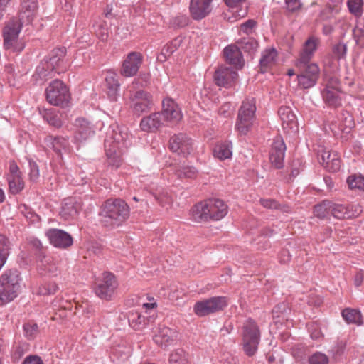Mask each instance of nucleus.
<instances>
[{
  "label": "nucleus",
  "mask_w": 364,
  "mask_h": 364,
  "mask_svg": "<svg viewBox=\"0 0 364 364\" xmlns=\"http://www.w3.org/2000/svg\"><path fill=\"white\" fill-rule=\"evenodd\" d=\"M37 8V0H21V10L20 18H11L3 29L4 47L6 50L20 53L25 48L23 39H18V34L21 30L24 16L30 21V17Z\"/></svg>",
  "instance_id": "nucleus-1"
},
{
  "label": "nucleus",
  "mask_w": 364,
  "mask_h": 364,
  "mask_svg": "<svg viewBox=\"0 0 364 364\" xmlns=\"http://www.w3.org/2000/svg\"><path fill=\"white\" fill-rule=\"evenodd\" d=\"M161 112H154L144 117L140 122L141 129L148 132H154L163 124V120L176 122L182 115L175 102L169 98L162 102Z\"/></svg>",
  "instance_id": "nucleus-2"
},
{
  "label": "nucleus",
  "mask_w": 364,
  "mask_h": 364,
  "mask_svg": "<svg viewBox=\"0 0 364 364\" xmlns=\"http://www.w3.org/2000/svg\"><path fill=\"white\" fill-rule=\"evenodd\" d=\"M67 49L65 47L53 49L48 57L41 62V65L37 67L36 72L41 77H46L47 72H55L58 74L64 73L68 68L66 59Z\"/></svg>",
  "instance_id": "nucleus-3"
},
{
  "label": "nucleus",
  "mask_w": 364,
  "mask_h": 364,
  "mask_svg": "<svg viewBox=\"0 0 364 364\" xmlns=\"http://www.w3.org/2000/svg\"><path fill=\"white\" fill-rule=\"evenodd\" d=\"M21 281L16 269L6 270L0 277V305L14 300L18 295Z\"/></svg>",
  "instance_id": "nucleus-4"
},
{
  "label": "nucleus",
  "mask_w": 364,
  "mask_h": 364,
  "mask_svg": "<svg viewBox=\"0 0 364 364\" xmlns=\"http://www.w3.org/2000/svg\"><path fill=\"white\" fill-rule=\"evenodd\" d=\"M129 206H101L99 212L102 226L114 228L119 227L129 215Z\"/></svg>",
  "instance_id": "nucleus-5"
},
{
  "label": "nucleus",
  "mask_w": 364,
  "mask_h": 364,
  "mask_svg": "<svg viewBox=\"0 0 364 364\" xmlns=\"http://www.w3.org/2000/svg\"><path fill=\"white\" fill-rule=\"evenodd\" d=\"M46 94L48 102L54 106L63 108L70 102L69 90L61 80H55L51 82L46 90Z\"/></svg>",
  "instance_id": "nucleus-6"
},
{
  "label": "nucleus",
  "mask_w": 364,
  "mask_h": 364,
  "mask_svg": "<svg viewBox=\"0 0 364 364\" xmlns=\"http://www.w3.org/2000/svg\"><path fill=\"white\" fill-rule=\"evenodd\" d=\"M255 111L256 105L254 98L251 100L246 99L242 102L238 112L236 123V128L240 134H246L252 127Z\"/></svg>",
  "instance_id": "nucleus-7"
},
{
  "label": "nucleus",
  "mask_w": 364,
  "mask_h": 364,
  "mask_svg": "<svg viewBox=\"0 0 364 364\" xmlns=\"http://www.w3.org/2000/svg\"><path fill=\"white\" fill-rule=\"evenodd\" d=\"M228 206H192L190 215L193 220L203 222L208 220H218L228 213Z\"/></svg>",
  "instance_id": "nucleus-8"
},
{
  "label": "nucleus",
  "mask_w": 364,
  "mask_h": 364,
  "mask_svg": "<svg viewBox=\"0 0 364 364\" xmlns=\"http://www.w3.org/2000/svg\"><path fill=\"white\" fill-rule=\"evenodd\" d=\"M228 306L225 296H213L197 301L193 306L194 313L200 317L223 310Z\"/></svg>",
  "instance_id": "nucleus-9"
},
{
  "label": "nucleus",
  "mask_w": 364,
  "mask_h": 364,
  "mask_svg": "<svg viewBox=\"0 0 364 364\" xmlns=\"http://www.w3.org/2000/svg\"><path fill=\"white\" fill-rule=\"evenodd\" d=\"M118 287L116 277L111 272H104L102 279L97 284L95 292L101 299L109 301Z\"/></svg>",
  "instance_id": "nucleus-10"
},
{
  "label": "nucleus",
  "mask_w": 364,
  "mask_h": 364,
  "mask_svg": "<svg viewBox=\"0 0 364 364\" xmlns=\"http://www.w3.org/2000/svg\"><path fill=\"white\" fill-rule=\"evenodd\" d=\"M192 139L186 134L179 133L169 139V149L173 152L186 156L193 151Z\"/></svg>",
  "instance_id": "nucleus-11"
},
{
  "label": "nucleus",
  "mask_w": 364,
  "mask_h": 364,
  "mask_svg": "<svg viewBox=\"0 0 364 364\" xmlns=\"http://www.w3.org/2000/svg\"><path fill=\"white\" fill-rule=\"evenodd\" d=\"M51 245L60 249H66L73 243L72 236L67 232L57 228H50L46 232Z\"/></svg>",
  "instance_id": "nucleus-12"
},
{
  "label": "nucleus",
  "mask_w": 364,
  "mask_h": 364,
  "mask_svg": "<svg viewBox=\"0 0 364 364\" xmlns=\"http://www.w3.org/2000/svg\"><path fill=\"white\" fill-rule=\"evenodd\" d=\"M130 99L134 102L133 112L137 115L151 109L152 96L147 92L142 90L136 91L131 95Z\"/></svg>",
  "instance_id": "nucleus-13"
},
{
  "label": "nucleus",
  "mask_w": 364,
  "mask_h": 364,
  "mask_svg": "<svg viewBox=\"0 0 364 364\" xmlns=\"http://www.w3.org/2000/svg\"><path fill=\"white\" fill-rule=\"evenodd\" d=\"M302 72L298 75L299 85L304 89H308L313 87L317 82L319 77V68L316 63H311L301 68Z\"/></svg>",
  "instance_id": "nucleus-14"
},
{
  "label": "nucleus",
  "mask_w": 364,
  "mask_h": 364,
  "mask_svg": "<svg viewBox=\"0 0 364 364\" xmlns=\"http://www.w3.org/2000/svg\"><path fill=\"white\" fill-rule=\"evenodd\" d=\"M237 77V73L232 68L221 65L215 71L213 79L218 86L228 87L232 86Z\"/></svg>",
  "instance_id": "nucleus-15"
},
{
  "label": "nucleus",
  "mask_w": 364,
  "mask_h": 364,
  "mask_svg": "<svg viewBox=\"0 0 364 364\" xmlns=\"http://www.w3.org/2000/svg\"><path fill=\"white\" fill-rule=\"evenodd\" d=\"M213 0H191L189 10L194 20H201L211 11Z\"/></svg>",
  "instance_id": "nucleus-16"
},
{
  "label": "nucleus",
  "mask_w": 364,
  "mask_h": 364,
  "mask_svg": "<svg viewBox=\"0 0 364 364\" xmlns=\"http://www.w3.org/2000/svg\"><path fill=\"white\" fill-rule=\"evenodd\" d=\"M109 140L108 144L109 147L115 146L117 148H120V145L127 148L129 145V134L127 128H122L117 126L116 128L112 129L110 133H107V138Z\"/></svg>",
  "instance_id": "nucleus-17"
},
{
  "label": "nucleus",
  "mask_w": 364,
  "mask_h": 364,
  "mask_svg": "<svg viewBox=\"0 0 364 364\" xmlns=\"http://www.w3.org/2000/svg\"><path fill=\"white\" fill-rule=\"evenodd\" d=\"M141 55L136 52L129 53L123 62L121 74L124 77H131L136 74L141 63Z\"/></svg>",
  "instance_id": "nucleus-18"
},
{
  "label": "nucleus",
  "mask_w": 364,
  "mask_h": 364,
  "mask_svg": "<svg viewBox=\"0 0 364 364\" xmlns=\"http://www.w3.org/2000/svg\"><path fill=\"white\" fill-rule=\"evenodd\" d=\"M285 150L286 145L282 139H277L273 142L269 154V161L277 169L284 166Z\"/></svg>",
  "instance_id": "nucleus-19"
},
{
  "label": "nucleus",
  "mask_w": 364,
  "mask_h": 364,
  "mask_svg": "<svg viewBox=\"0 0 364 364\" xmlns=\"http://www.w3.org/2000/svg\"><path fill=\"white\" fill-rule=\"evenodd\" d=\"M178 333L166 326L159 327L157 334L154 337V342L161 348H166L177 339Z\"/></svg>",
  "instance_id": "nucleus-20"
},
{
  "label": "nucleus",
  "mask_w": 364,
  "mask_h": 364,
  "mask_svg": "<svg viewBox=\"0 0 364 364\" xmlns=\"http://www.w3.org/2000/svg\"><path fill=\"white\" fill-rule=\"evenodd\" d=\"M278 114L282 120L284 129L291 132H296L298 131L296 117L289 107H281L279 109Z\"/></svg>",
  "instance_id": "nucleus-21"
},
{
  "label": "nucleus",
  "mask_w": 364,
  "mask_h": 364,
  "mask_svg": "<svg viewBox=\"0 0 364 364\" xmlns=\"http://www.w3.org/2000/svg\"><path fill=\"white\" fill-rule=\"evenodd\" d=\"M362 206H330L331 214L338 219L357 217L362 212Z\"/></svg>",
  "instance_id": "nucleus-22"
},
{
  "label": "nucleus",
  "mask_w": 364,
  "mask_h": 364,
  "mask_svg": "<svg viewBox=\"0 0 364 364\" xmlns=\"http://www.w3.org/2000/svg\"><path fill=\"white\" fill-rule=\"evenodd\" d=\"M223 55L228 64L242 68V53L239 50L236 44L226 46L223 50Z\"/></svg>",
  "instance_id": "nucleus-23"
},
{
  "label": "nucleus",
  "mask_w": 364,
  "mask_h": 364,
  "mask_svg": "<svg viewBox=\"0 0 364 364\" xmlns=\"http://www.w3.org/2000/svg\"><path fill=\"white\" fill-rule=\"evenodd\" d=\"M242 338L260 340L261 331L257 323L252 318H248L242 327Z\"/></svg>",
  "instance_id": "nucleus-24"
},
{
  "label": "nucleus",
  "mask_w": 364,
  "mask_h": 364,
  "mask_svg": "<svg viewBox=\"0 0 364 364\" xmlns=\"http://www.w3.org/2000/svg\"><path fill=\"white\" fill-rule=\"evenodd\" d=\"M75 139L79 141L87 139L93 132L90 127V123L84 118H79L75 120Z\"/></svg>",
  "instance_id": "nucleus-25"
},
{
  "label": "nucleus",
  "mask_w": 364,
  "mask_h": 364,
  "mask_svg": "<svg viewBox=\"0 0 364 364\" xmlns=\"http://www.w3.org/2000/svg\"><path fill=\"white\" fill-rule=\"evenodd\" d=\"M109 139L105 140V149L107 157V163L109 166H112L115 168H117L120 166L122 161L120 154L117 152V149L119 148H117L115 146L113 147H109Z\"/></svg>",
  "instance_id": "nucleus-26"
},
{
  "label": "nucleus",
  "mask_w": 364,
  "mask_h": 364,
  "mask_svg": "<svg viewBox=\"0 0 364 364\" xmlns=\"http://www.w3.org/2000/svg\"><path fill=\"white\" fill-rule=\"evenodd\" d=\"M235 44L241 53L242 51H244L245 53H247L250 55L255 53L259 46L257 41L250 36L240 39Z\"/></svg>",
  "instance_id": "nucleus-27"
},
{
  "label": "nucleus",
  "mask_w": 364,
  "mask_h": 364,
  "mask_svg": "<svg viewBox=\"0 0 364 364\" xmlns=\"http://www.w3.org/2000/svg\"><path fill=\"white\" fill-rule=\"evenodd\" d=\"M342 92L336 90H323L321 95L328 106L336 108L341 106V97L339 94Z\"/></svg>",
  "instance_id": "nucleus-28"
},
{
  "label": "nucleus",
  "mask_w": 364,
  "mask_h": 364,
  "mask_svg": "<svg viewBox=\"0 0 364 364\" xmlns=\"http://www.w3.org/2000/svg\"><path fill=\"white\" fill-rule=\"evenodd\" d=\"M277 56V52L275 48H272L265 50L259 60L260 72L264 73L267 68L274 62Z\"/></svg>",
  "instance_id": "nucleus-29"
},
{
  "label": "nucleus",
  "mask_w": 364,
  "mask_h": 364,
  "mask_svg": "<svg viewBox=\"0 0 364 364\" xmlns=\"http://www.w3.org/2000/svg\"><path fill=\"white\" fill-rule=\"evenodd\" d=\"M11 250V243L4 235L0 234V270L4 266Z\"/></svg>",
  "instance_id": "nucleus-30"
},
{
  "label": "nucleus",
  "mask_w": 364,
  "mask_h": 364,
  "mask_svg": "<svg viewBox=\"0 0 364 364\" xmlns=\"http://www.w3.org/2000/svg\"><path fill=\"white\" fill-rule=\"evenodd\" d=\"M341 314L343 319L348 324L361 325L363 323L362 315L358 310L346 308L342 311Z\"/></svg>",
  "instance_id": "nucleus-31"
},
{
  "label": "nucleus",
  "mask_w": 364,
  "mask_h": 364,
  "mask_svg": "<svg viewBox=\"0 0 364 364\" xmlns=\"http://www.w3.org/2000/svg\"><path fill=\"white\" fill-rule=\"evenodd\" d=\"M31 245L35 251V255L38 258L39 263L44 264L45 262L48 264L50 262V257L46 255V250L39 240H32L31 241Z\"/></svg>",
  "instance_id": "nucleus-32"
},
{
  "label": "nucleus",
  "mask_w": 364,
  "mask_h": 364,
  "mask_svg": "<svg viewBox=\"0 0 364 364\" xmlns=\"http://www.w3.org/2000/svg\"><path fill=\"white\" fill-rule=\"evenodd\" d=\"M260 340L242 338V346L244 353L248 357H252L258 350Z\"/></svg>",
  "instance_id": "nucleus-33"
},
{
  "label": "nucleus",
  "mask_w": 364,
  "mask_h": 364,
  "mask_svg": "<svg viewBox=\"0 0 364 364\" xmlns=\"http://www.w3.org/2000/svg\"><path fill=\"white\" fill-rule=\"evenodd\" d=\"M129 323L135 330L143 328L146 324V318L138 311L130 312L128 316Z\"/></svg>",
  "instance_id": "nucleus-34"
},
{
  "label": "nucleus",
  "mask_w": 364,
  "mask_h": 364,
  "mask_svg": "<svg viewBox=\"0 0 364 364\" xmlns=\"http://www.w3.org/2000/svg\"><path fill=\"white\" fill-rule=\"evenodd\" d=\"M106 86L107 87V95L112 101H116L117 98V91L119 87L118 80L114 76L107 77L105 79Z\"/></svg>",
  "instance_id": "nucleus-35"
},
{
  "label": "nucleus",
  "mask_w": 364,
  "mask_h": 364,
  "mask_svg": "<svg viewBox=\"0 0 364 364\" xmlns=\"http://www.w3.org/2000/svg\"><path fill=\"white\" fill-rule=\"evenodd\" d=\"M9 192L12 194H17L24 188V182L21 176H8Z\"/></svg>",
  "instance_id": "nucleus-36"
},
{
  "label": "nucleus",
  "mask_w": 364,
  "mask_h": 364,
  "mask_svg": "<svg viewBox=\"0 0 364 364\" xmlns=\"http://www.w3.org/2000/svg\"><path fill=\"white\" fill-rule=\"evenodd\" d=\"M341 132H349L354 126V121L352 115L347 111L341 112V122L340 124Z\"/></svg>",
  "instance_id": "nucleus-37"
},
{
  "label": "nucleus",
  "mask_w": 364,
  "mask_h": 364,
  "mask_svg": "<svg viewBox=\"0 0 364 364\" xmlns=\"http://www.w3.org/2000/svg\"><path fill=\"white\" fill-rule=\"evenodd\" d=\"M213 151L214 156L221 160L228 159L232 155L230 146L226 143L220 144L216 146Z\"/></svg>",
  "instance_id": "nucleus-38"
},
{
  "label": "nucleus",
  "mask_w": 364,
  "mask_h": 364,
  "mask_svg": "<svg viewBox=\"0 0 364 364\" xmlns=\"http://www.w3.org/2000/svg\"><path fill=\"white\" fill-rule=\"evenodd\" d=\"M349 188L358 189L364 191V177L362 176L351 175L347 178Z\"/></svg>",
  "instance_id": "nucleus-39"
},
{
  "label": "nucleus",
  "mask_w": 364,
  "mask_h": 364,
  "mask_svg": "<svg viewBox=\"0 0 364 364\" xmlns=\"http://www.w3.org/2000/svg\"><path fill=\"white\" fill-rule=\"evenodd\" d=\"M58 290V287L55 282H48L39 287L38 294L43 296L52 295L55 294Z\"/></svg>",
  "instance_id": "nucleus-40"
},
{
  "label": "nucleus",
  "mask_w": 364,
  "mask_h": 364,
  "mask_svg": "<svg viewBox=\"0 0 364 364\" xmlns=\"http://www.w3.org/2000/svg\"><path fill=\"white\" fill-rule=\"evenodd\" d=\"M197 171L193 166H183L175 172L179 178H193L196 176Z\"/></svg>",
  "instance_id": "nucleus-41"
},
{
  "label": "nucleus",
  "mask_w": 364,
  "mask_h": 364,
  "mask_svg": "<svg viewBox=\"0 0 364 364\" xmlns=\"http://www.w3.org/2000/svg\"><path fill=\"white\" fill-rule=\"evenodd\" d=\"M78 213L76 206H61L60 215L65 220H70L75 218Z\"/></svg>",
  "instance_id": "nucleus-42"
},
{
  "label": "nucleus",
  "mask_w": 364,
  "mask_h": 364,
  "mask_svg": "<svg viewBox=\"0 0 364 364\" xmlns=\"http://www.w3.org/2000/svg\"><path fill=\"white\" fill-rule=\"evenodd\" d=\"M43 119L47 121L49 124L55 127L58 128L62 126L60 119L52 110L46 111L43 114Z\"/></svg>",
  "instance_id": "nucleus-43"
},
{
  "label": "nucleus",
  "mask_w": 364,
  "mask_h": 364,
  "mask_svg": "<svg viewBox=\"0 0 364 364\" xmlns=\"http://www.w3.org/2000/svg\"><path fill=\"white\" fill-rule=\"evenodd\" d=\"M346 45L342 42H338L332 47L333 57L337 60L344 58L346 54Z\"/></svg>",
  "instance_id": "nucleus-44"
},
{
  "label": "nucleus",
  "mask_w": 364,
  "mask_h": 364,
  "mask_svg": "<svg viewBox=\"0 0 364 364\" xmlns=\"http://www.w3.org/2000/svg\"><path fill=\"white\" fill-rule=\"evenodd\" d=\"M345 348L346 343L343 341H338L328 350V353L333 359L337 360L343 353Z\"/></svg>",
  "instance_id": "nucleus-45"
},
{
  "label": "nucleus",
  "mask_w": 364,
  "mask_h": 364,
  "mask_svg": "<svg viewBox=\"0 0 364 364\" xmlns=\"http://www.w3.org/2000/svg\"><path fill=\"white\" fill-rule=\"evenodd\" d=\"M328 357L321 352H316L309 358V364H328Z\"/></svg>",
  "instance_id": "nucleus-46"
},
{
  "label": "nucleus",
  "mask_w": 364,
  "mask_h": 364,
  "mask_svg": "<svg viewBox=\"0 0 364 364\" xmlns=\"http://www.w3.org/2000/svg\"><path fill=\"white\" fill-rule=\"evenodd\" d=\"M183 360H187V359L185 356V351L183 349H176L170 354L169 364H177Z\"/></svg>",
  "instance_id": "nucleus-47"
},
{
  "label": "nucleus",
  "mask_w": 364,
  "mask_h": 364,
  "mask_svg": "<svg viewBox=\"0 0 364 364\" xmlns=\"http://www.w3.org/2000/svg\"><path fill=\"white\" fill-rule=\"evenodd\" d=\"M52 147L58 154H61V150L65 149L68 146V141L65 138L55 137L52 141Z\"/></svg>",
  "instance_id": "nucleus-48"
},
{
  "label": "nucleus",
  "mask_w": 364,
  "mask_h": 364,
  "mask_svg": "<svg viewBox=\"0 0 364 364\" xmlns=\"http://www.w3.org/2000/svg\"><path fill=\"white\" fill-rule=\"evenodd\" d=\"M323 90H336L337 92H343L341 81L336 77H330L326 82Z\"/></svg>",
  "instance_id": "nucleus-49"
},
{
  "label": "nucleus",
  "mask_w": 364,
  "mask_h": 364,
  "mask_svg": "<svg viewBox=\"0 0 364 364\" xmlns=\"http://www.w3.org/2000/svg\"><path fill=\"white\" fill-rule=\"evenodd\" d=\"M332 156L333 159H331V161H328L325 168L331 172H336L341 168V160L336 152H333V156Z\"/></svg>",
  "instance_id": "nucleus-50"
},
{
  "label": "nucleus",
  "mask_w": 364,
  "mask_h": 364,
  "mask_svg": "<svg viewBox=\"0 0 364 364\" xmlns=\"http://www.w3.org/2000/svg\"><path fill=\"white\" fill-rule=\"evenodd\" d=\"M339 8L338 6L328 4L321 11V16L323 19L327 20L333 17L334 14H337Z\"/></svg>",
  "instance_id": "nucleus-51"
},
{
  "label": "nucleus",
  "mask_w": 364,
  "mask_h": 364,
  "mask_svg": "<svg viewBox=\"0 0 364 364\" xmlns=\"http://www.w3.org/2000/svg\"><path fill=\"white\" fill-rule=\"evenodd\" d=\"M25 336L29 340L35 338L38 333V326L36 323H27L23 325Z\"/></svg>",
  "instance_id": "nucleus-52"
},
{
  "label": "nucleus",
  "mask_w": 364,
  "mask_h": 364,
  "mask_svg": "<svg viewBox=\"0 0 364 364\" xmlns=\"http://www.w3.org/2000/svg\"><path fill=\"white\" fill-rule=\"evenodd\" d=\"M189 23V18L186 15H178L174 17L171 24L173 28H183L186 26Z\"/></svg>",
  "instance_id": "nucleus-53"
},
{
  "label": "nucleus",
  "mask_w": 364,
  "mask_h": 364,
  "mask_svg": "<svg viewBox=\"0 0 364 364\" xmlns=\"http://www.w3.org/2000/svg\"><path fill=\"white\" fill-rule=\"evenodd\" d=\"M288 310L287 305L285 303H280L276 305L272 311L274 318L284 317L285 313Z\"/></svg>",
  "instance_id": "nucleus-54"
},
{
  "label": "nucleus",
  "mask_w": 364,
  "mask_h": 364,
  "mask_svg": "<svg viewBox=\"0 0 364 364\" xmlns=\"http://www.w3.org/2000/svg\"><path fill=\"white\" fill-rule=\"evenodd\" d=\"M353 36L357 45L364 48V26L362 27H355L353 29Z\"/></svg>",
  "instance_id": "nucleus-55"
},
{
  "label": "nucleus",
  "mask_w": 364,
  "mask_h": 364,
  "mask_svg": "<svg viewBox=\"0 0 364 364\" xmlns=\"http://www.w3.org/2000/svg\"><path fill=\"white\" fill-rule=\"evenodd\" d=\"M363 4V0H348V6L351 14L357 16L360 14L361 6Z\"/></svg>",
  "instance_id": "nucleus-56"
},
{
  "label": "nucleus",
  "mask_w": 364,
  "mask_h": 364,
  "mask_svg": "<svg viewBox=\"0 0 364 364\" xmlns=\"http://www.w3.org/2000/svg\"><path fill=\"white\" fill-rule=\"evenodd\" d=\"M318 43V40L317 38L311 37L305 42L303 50L313 54L317 48Z\"/></svg>",
  "instance_id": "nucleus-57"
},
{
  "label": "nucleus",
  "mask_w": 364,
  "mask_h": 364,
  "mask_svg": "<svg viewBox=\"0 0 364 364\" xmlns=\"http://www.w3.org/2000/svg\"><path fill=\"white\" fill-rule=\"evenodd\" d=\"M174 51L175 50H173L169 43L166 44L163 47L160 54L157 56V60L160 62L166 61L167 58L173 54Z\"/></svg>",
  "instance_id": "nucleus-58"
},
{
  "label": "nucleus",
  "mask_w": 364,
  "mask_h": 364,
  "mask_svg": "<svg viewBox=\"0 0 364 364\" xmlns=\"http://www.w3.org/2000/svg\"><path fill=\"white\" fill-rule=\"evenodd\" d=\"M333 152L327 151L326 150H319L318 152V160L325 168L327 165L328 161H331L333 159Z\"/></svg>",
  "instance_id": "nucleus-59"
},
{
  "label": "nucleus",
  "mask_w": 364,
  "mask_h": 364,
  "mask_svg": "<svg viewBox=\"0 0 364 364\" xmlns=\"http://www.w3.org/2000/svg\"><path fill=\"white\" fill-rule=\"evenodd\" d=\"M39 268L45 272V273H49L53 275H55L58 272V267L55 264L53 263V259L50 257V262L48 264L46 262L44 264L40 263L38 264Z\"/></svg>",
  "instance_id": "nucleus-60"
},
{
  "label": "nucleus",
  "mask_w": 364,
  "mask_h": 364,
  "mask_svg": "<svg viewBox=\"0 0 364 364\" xmlns=\"http://www.w3.org/2000/svg\"><path fill=\"white\" fill-rule=\"evenodd\" d=\"M312 55L313 54L309 53L308 52L303 50V52H301L300 54V58L296 65L299 67L300 69L305 68L306 66L311 64L309 63V62L311 60Z\"/></svg>",
  "instance_id": "nucleus-61"
},
{
  "label": "nucleus",
  "mask_w": 364,
  "mask_h": 364,
  "mask_svg": "<svg viewBox=\"0 0 364 364\" xmlns=\"http://www.w3.org/2000/svg\"><path fill=\"white\" fill-rule=\"evenodd\" d=\"M314 214L315 216L318 218L323 219L325 218L327 215L331 213V208L328 206L327 208L326 206H314Z\"/></svg>",
  "instance_id": "nucleus-62"
},
{
  "label": "nucleus",
  "mask_w": 364,
  "mask_h": 364,
  "mask_svg": "<svg viewBox=\"0 0 364 364\" xmlns=\"http://www.w3.org/2000/svg\"><path fill=\"white\" fill-rule=\"evenodd\" d=\"M30 166V179L33 181H36L39 176V170L38 165L34 161H29Z\"/></svg>",
  "instance_id": "nucleus-63"
},
{
  "label": "nucleus",
  "mask_w": 364,
  "mask_h": 364,
  "mask_svg": "<svg viewBox=\"0 0 364 364\" xmlns=\"http://www.w3.org/2000/svg\"><path fill=\"white\" fill-rule=\"evenodd\" d=\"M22 364H43L41 358L36 355L27 356Z\"/></svg>",
  "instance_id": "nucleus-64"
}]
</instances>
